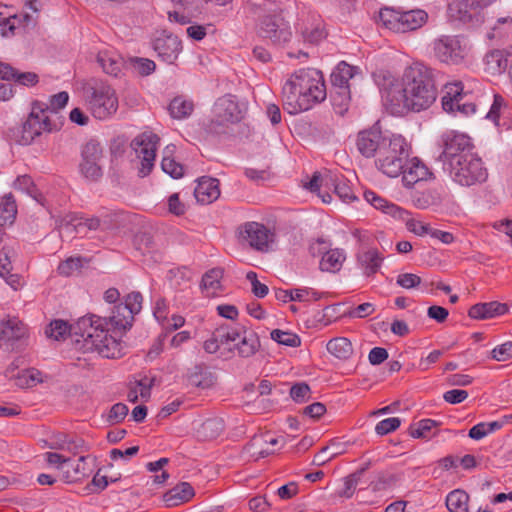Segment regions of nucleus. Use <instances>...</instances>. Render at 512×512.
<instances>
[{"mask_svg":"<svg viewBox=\"0 0 512 512\" xmlns=\"http://www.w3.org/2000/svg\"><path fill=\"white\" fill-rule=\"evenodd\" d=\"M239 236L254 250L267 252L273 242L274 234L265 225L251 221L240 226Z\"/></svg>","mask_w":512,"mask_h":512,"instance_id":"6ab92c4d","label":"nucleus"},{"mask_svg":"<svg viewBox=\"0 0 512 512\" xmlns=\"http://www.w3.org/2000/svg\"><path fill=\"white\" fill-rule=\"evenodd\" d=\"M401 174L402 182L407 188H412L416 183L433 177V173L418 158L408 159Z\"/></svg>","mask_w":512,"mask_h":512,"instance_id":"5701e85b","label":"nucleus"},{"mask_svg":"<svg viewBox=\"0 0 512 512\" xmlns=\"http://www.w3.org/2000/svg\"><path fill=\"white\" fill-rule=\"evenodd\" d=\"M69 100V95L66 91H61L57 94H54L50 97L49 105L45 104L48 108L49 113H56L59 109L64 108Z\"/></svg>","mask_w":512,"mask_h":512,"instance_id":"680f3d73","label":"nucleus"},{"mask_svg":"<svg viewBox=\"0 0 512 512\" xmlns=\"http://www.w3.org/2000/svg\"><path fill=\"white\" fill-rule=\"evenodd\" d=\"M193 102L182 97H175L169 104L170 115L175 119H184L193 111Z\"/></svg>","mask_w":512,"mask_h":512,"instance_id":"a19ab883","label":"nucleus"},{"mask_svg":"<svg viewBox=\"0 0 512 512\" xmlns=\"http://www.w3.org/2000/svg\"><path fill=\"white\" fill-rule=\"evenodd\" d=\"M270 336L272 340L284 346L298 347L301 344L300 337L290 331L274 329L271 331Z\"/></svg>","mask_w":512,"mask_h":512,"instance_id":"a18cd8bd","label":"nucleus"},{"mask_svg":"<svg viewBox=\"0 0 512 512\" xmlns=\"http://www.w3.org/2000/svg\"><path fill=\"white\" fill-rule=\"evenodd\" d=\"M152 46L158 57L168 64L176 61L182 49L179 38L165 30L156 36Z\"/></svg>","mask_w":512,"mask_h":512,"instance_id":"412c9836","label":"nucleus"},{"mask_svg":"<svg viewBox=\"0 0 512 512\" xmlns=\"http://www.w3.org/2000/svg\"><path fill=\"white\" fill-rule=\"evenodd\" d=\"M365 200L370 203L376 209L382 210L387 214L395 215V213L399 210V208L391 203H388L387 200L377 195L375 192L368 190L364 192Z\"/></svg>","mask_w":512,"mask_h":512,"instance_id":"c03bdc74","label":"nucleus"},{"mask_svg":"<svg viewBox=\"0 0 512 512\" xmlns=\"http://www.w3.org/2000/svg\"><path fill=\"white\" fill-rule=\"evenodd\" d=\"M484 70L492 76L501 75L512 70V53L505 49L488 51L483 58Z\"/></svg>","mask_w":512,"mask_h":512,"instance_id":"4be33fe9","label":"nucleus"},{"mask_svg":"<svg viewBox=\"0 0 512 512\" xmlns=\"http://www.w3.org/2000/svg\"><path fill=\"white\" fill-rule=\"evenodd\" d=\"M389 137L382 135L379 123H375L368 129L361 130L356 138V148L358 152L365 158L378 156V150L382 148L384 141Z\"/></svg>","mask_w":512,"mask_h":512,"instance_id":"aec40b11","label":"nucleus"},{"mask_svg":"<svg viewBox=\"0 0 512 512\" xmlns=\"http://www.w3.org/2000/svg\"><path fill=\"white\" fill-rule=\"evenodd\" d=\"M506 312H508L507 304L500 303L497 301H491L486 303H477L473 305L469 309L468 315L472 319L482 320L504 315Z\"/></svg>","mask_w":512,"mask_h":512,"instance_id":"a878e982","label":"nucleus"},{"mask_svg":"<svg viewBox=\"0 0 512 512\" xmlns=\"http://www.w3.org/2000/svg\"><path fill=\"white\" fill-rule=\"evenodd\" d=\"M397 481L395 475L385 472H380L377 474L375 480L370 483V486L373 491H381L385 490L388 487L394 485Z\"/></svg>","mask_w":512,"mask_h":512,"instance_id":"6e6d98bb","label":"nucleus"},{"mask_svg":"<svg viewBox=\"0 0 512 512\" xmlns=\"http://www.w3.org/2000/svg\"><path fill=\"white\" fill-rule=\"evenodd\" d=\"M87 228L90 231H100L102 232V226L100 223V216H92V217H81L79 218V221L75 224L71 223H64L60 226L61 231L67 230L70 232H73L74 230L79 231L81 228Z\"/></svg>","mask_w":512,"mask_h":512,"instance_id":"79ce46f5","label":"nucleus"},{"mask_svg":"<svg viewBox=\"0 0 512 512\" xmlns=\"http://www.w3.org/2000/svg\"><path fill=\"white\" fill-rule=\"evenodd\" d=\"M102 147L94 139L89 140L81 149V162L79 169L83 177L89 181H98L102 175L100 160L102 159Z\"/></svg>","mask_w":512,"mask_h":512,"instance_id":"f3484780","label":"nucleus"},{"mask_svg":"<svg viewBox=\"0 0 512 512\" xmlns=\"http://www.w3.org/2000/svg\"><path fill=\"white\" fill-rule=\"evenodd\" d=\"M17 205L11 193L4 195L0 202V225L12 224L16 218Z\"/></svg>","mask_w":512,"mask_h":512,"instance_id":"58836bf2","label":"nucleus"},{"mask_svg":"<svg viewBox=\"0 0 512 512\" xmlns=\"http://www.w3.org/2000/svg\"><path fill=\"white\" fill-rule=\"evenodd\" d=\"M443 170L455 183L465 187L481 184L488 178V171L477 154L452 162L443 167Z\"/></svg>","mask_w":512,"mask_h":512,"instance_id":"0eeeda50","label":"nucleus"},{"mask_svg":"<svg viewBox=\"0 0 512 512\" xmlns=\"http://www.w3.org/2000/svg\"><path fill=\"white\" fill-rule=\"evenodd\" d=\"M325 186L330 187L333 186L334 193L346 203H349L356 199L354 192L349 185L348 181L344 178H340L335 174H326L325 175Z\"/></svg>","mask_w":512,"mask_h":512,"instance_id":"7c9ffc66","label":"nucleus"},{"mask_svg":"<svg viewBox=\"0 0 512 512\" xmlns=\"http://www.w3.org/2000/svg\"><path fill=\"white\" fill-rule=\"evenodd\" d=\"M279 442L278 438H270L263 439V437H254L249 444L246 446V450L254 457L256 460L260 458H265L273 453L270 449H262V443H268L271 445H276Z\"/></svg>","mask_w":512,"mask_h":512,"instance_id":"ea45409f","label":"nucleus"},{"mask_svg":"<svg viewBox=\"0 0 512 512\" xmlns=\"http://www.w3.org/2000/svg\"><path fill=\"white\" fill-rule=\"evenodd\" d=\"M224 429V420L220 417H213L205 420L198 428L197 433L204 440H213L220 436Z\"/></svg>","mask_w":512,"mask_h":512,"instance_id":"72a5a7b5","label":"nucleus"},{"mask_svg":"<svg viewBox=\"0 0 512 512\" xmlns=\"http://www.w3.org/2000/svg\"><path fill=\"white\" fill-rule=\"evenodd\" d=\"M129 410L126 404L124 403H116L114 404L108 411L106 415V422L109 425H114L122 422L127 416Z\"/></svg>","mask_w":512,"mask_h":512,"instance_id":"864d4df0","label":"nucleus"},{"mask_svg":"<svg viewBox=\"0 0 512 512\" xmlns=\"http://www.w3.org/2000/svg\"><path fill=\"white\" fill-rule=\"evenodd\" d=\"M383 260L384 257L376 248H368L357 254V262L368 277L373 276L379 271Z\"/></svg>","mask_w":512,"mask_h":512,"instance_id":"bb28decb","label":"nucleus"},{"mask_svg":"<svg viewBox=\"0 0 512 512\" xmlns=\"http://www.w3.org/2000/svg\"><path fill=\"white\" fill-rule=\"evenodd\" d=\"M247 7L256 19V32L273 45L282 46L292 38L290 25L281 15L279 6L271 0H249Z\"/></svg>","mask_w":512,"mask_h":512,"instance_id":"20e7f679","label":"nucleus"},{"mask_svg":"<svg viewBox=\"0 0 512 512\" xmlns=\"http://www.w3.org/2000/svg\"><path fill=\"white\" fill-rule=\"evenodd\" d=\"M194 196L201 204H210L220 196L219 180L211 177H202L194 189Z\"/></svg>","mask_w":512,"mask_h":512,"instance_id":"393cba45","label":"nucleus"},{"mask_svg":"<svg viewBox=\"0 0 512 512\" xmlns=\"http://www.w3.org/2000/svg\"><path fill=\"white\" fill-rule=\"evenodd\" d=\"M194 494V489L188 482H181L167 491L163 500L167 507H175L188 502Z\"/></svg>","mask_w":512,"mask_h":512,"instance_id":"c85d7f7f","label":"nucleus"},{"mask_svg":"<svg viewBox=\"0 0 512 512\" xmlns=\"http://www.w3.org/2000/svg\"><path fill=\"white\" fill-rule=\"evenodd\" d=\"M492 358L496 361L502 362L512 358V342L507 341L501 345L496 346L492 350Z\"/></svg>","mask_w":512,"mask_h":512,"instance_id":"69168bd1","label":"nucleus"},{"mask_svg":"<svg viewBox=\"0 0 512 512\" xmlns=\"http://www.w3.org/2000/svg\"><path fill=\"white\" fill-rule=\"evenodd\" d=\"M442 153L439 155V160L442 162V167L462 160L468 155L475 154L473 152V143L471 138L466 134L457 131H446L440 138Z\"/></svg>","mask_w":512,"mask_h":512,"instance_id":"9b49d317","label":"nucleus"},{"mask_svg":"<svg viewBox=\"0 0 512 512\" xmlns=\"http://www.w3.org/2000/svg\"><path fill=\"white\" fill-rule=\"evenodd\" d=\"M440 72L415 62L404 70L399 80L388 71L375 74L382 99L395 112L402 109L422 111L429 108L437 98V80Z\"/></svg>","mask_w":512,"mask_h":512,"instance_id":"f257e3e1","label":"nucleus"},{"mask_svg":"<svg viewBox=\"0 0 512 512\" xmlns=\"http://www.w3.org/2000/svg\"><path fill=\"white\" fill-rule=\"evenodd\" d=\"M158 142L159 137L152 132H144L135 137L131 142V148L135 151L137 158L141 162L139 169L141 177L147 176L154 167Z\"/></svg>","mask_w":512,"mask_h":512,"instance_id":"2eb2a0df","label":"nucleus"},{"mask_svg":"<svg viewBox=\"0 0 512 512\" xmlns=\"http://www.w3.org/2000/svg\"><path fill=\"white\" fill-rule=\"evenodd\" d=\"M359 479L355 475L350 474L343 479V485L334 493V497L349 499L355 493Z\"/></svg>","mask_w":512,"mask_h":512,"instance_id":"603ef678","label":"nucleus"},{"mask_svg":"<svg viewBox=\"0 0 512 512\" xmlns=\"http://www.w3.org/2000/svg\"><path fill=\"white\" fill-rule=\"evenodd\" d=\"M70 332L69 324L61 319L53 320L47 327L45 333L49 338L60 340L65 338Z\"/></svg>","mask_w":512,"mask_h":512,"instance_id":"8fccbe9b","label":"nucleus"},{"mask_svg":"<svg viewBox=\"0 0 512 512\" xmlns=\"http://www.w3.org/2000/svg\"><path fill=\"white\" fill-rule=\"evenodd\" d=\"M292 293V301L299 302L318 301L322 297L321 293L308 287L292 289Z\"/></svg>","mask_w":512,"mask_h":512,"instance_id":"13d9d810","label":"nucleus"},{"mask_svg":"<svg viewBox=\"0 0 512 512\" xmlns=\"http://www.w3.org/2000/svg\"><path fill=\"white\" fill-rule=\"evenodd\" d=\"M436 425L437 422L432 419H423L418 423L410 426L409 434L413 438H428L430 437V431Z\"/></svg>","mask_w":512,"mask_h":512,"instance_id":"3c124183","label":"nucleus"},{"mask_svg":"<svg viewBox=\"0 0 512 512\" xmlns=\"http://www.w3.org/2000/svg\"><path fill=\"white\" fill-rule=\"evenodd\" d=\"M175 150L174 145H168L163 151V158L161 161V168L162 170L170 175L174 179L181 178L184 174V168L183 166L176 162L175 159L172 157Z\"/></svg>","mask_w":512,"mask_h":512,"instance_id":"c9c22d12","label":"nucleus"},{"mask_svg":"<svg viewBox=\"0 0 512 512\" xmlns=\"http://www.w3.org/2000/svg\"><path fill=\"white\" fill-rule=\"evenodd\" d=\"M378 18L386 29L395 33H406L420 28L427 21L428 15L421 9L400 11L384 7L380 9Z\"/></svg>","mask_w":512,"mask_h":512,"instance_id":"6e6552de","label":"nucleus"},{"mask_svg":"<svg viewBox=\"0 0 512 512\" xmlns=\"http://www.w3.org/2000/svg\"><path fill=\"white\" fill-rule=\"evenodd\" d=\"M321 71L303 68L293 73L282 88L283 108L291 115L311 109L326 99Z\"/></svg>","mask_w":512,"mask_h":512,"instance_id":"7ed1b4c3","label":"nucleus"},{"mask_svg":"<svg viewBox=\"0 0 512 512\" xmlns=\"http://www.w3.org/2000/svg\"><path fill=\"white\" fill-rule=\"evenodd\" d=\"M97 62L106 74L117 77L123 68V58L114 50L105 49L98 52Z\"/></svg>","mask_w":512,"mask_h":512,"instance_id":"cd10ccee","label":"nucleus"},{"mask_svg":"<svg viewBox=\"0 0 512 512\" xmlns=\"http://www.w3.org/2000/svg\"><path fill=\"white\" fill-rule=\"evenodd\" d=\"M188 381L192 386L208 389L215 384L216 377L208 367L199 364L195 365L189 372Z\"/></svg>","mask_w":512,"mask_h":512,"instance_id":"c756f323","label":"nucleus"},{"mask_svg":"<svg viewBox=\"0 0 512 512\" xmlns=\"http://www.w3.org/2000/svg\"><path fill=\"white\" fill-rule=\"evenodd\" d=\"M13 187L16 190L22 191L32 197H35V185L32 178L28 175L18 176L13 183Z\"/></svg>","mask_w":512,"mask_h":512,"instance_id":"052dcab7","label":"nucleus"},{"mask_svg":"<svg viewBox=\"0 0 512 512\" xmlns=\"http://www.w3.org/2000/svg\"><path fill=\"white\" fill-rule=\"evenodd\" d=\"M436 58L445 64H462L468 53V41L462 36L444 35L436 39L433 44Z\"/></svg>","mask_w":512,"mask_h":512,"instance_id":"f8f14e48","label":"nucleus"},{"mask_svg":"<svg viewBox=\"0 0 512 512\" xmlns=\"http://www.w3.org/2000/svg\"><path fill=\"white\" fill-rule=\"evenodd\" d=\"M27 326L17 317L0 320V347L8 351L18 350L26 344Z\"/></svg>","mask_w":512,"mask_h":512,"instance_id":"dca6fc26","label":"nucleus"},{"mask_svg":"<svg viewBox=\"0 0 512 512\" xmlns=\"http://www.w3.org/2000/svg\"><path fill=\"white\" fill-rule=\"evenodd\" d=\"M326 348L329 353L340 360H347L353 354L352 343L346 337H336L329 340Z\"/></svg>","mask_w":512,"mask_h":512,"instance_id":"f704fd0d","label":"nucleus"},{"mask_svg":"<svg viewBox=\"0 0 512 512\" xmlns=\"http://www.w3.org/2000/svg\"><path fill=\"white\" fill-rule=\"evenodd\" d=\"M102 232L116 230L120 227V214L116 212L104 211L99 214Z\"/></svg>","mask_w":512,"mask_h":512,"instance_id":"5fc2aeb1","label":"nucleus"},{"mask_svg":"<svg viewBox=\"0 0 512 512\" xmlns=\"http://www.w3.org/2000/svg\"><path fill=\"white\" fill-rule=\"evenodd\" d=\"M301 36L303 41L309 44L316 45L321 42L327 36L323 21L314 19L312 22L306 23L301 28Z\"/></svg>","mask_w":512,"mask_h":512,"instance_id":"473e14b6","label":"nucleus"},{"mask_svg":"<svg viewBox=\"0 0 512 512\" xmlns=\"http://www.w3.org/2000/svg\"><path fill=\"white\" fill-rule=\"evenodd\" d=\"M49 108L45 103L35 101L26 121L21 125L9 130L8 136L15 143L29 145L43 132H51L55 126L51 123L48 115Z\"/></svg>","mask_w":512,"mask_h":512,"instance_id":"423d86ee","label":"nucleus"},{"mask_svg":"<svg viewBox=\"0 0 512 512\" xmlns=\"http://www.w3.org/2000/svg\"><path fill=\"white\" fill-rule=\"evenodd\" d=\"M357 67L351 66L342 61L337 64L330 75L331 82V101L338 113L343 114L351 100V91L349 81L353 79L357 72Z\"/></svg>","mask_w":512,"mask_h":512,"instance_id":"1a4fd4ad","label":"nucleus"},{"mask_svg":"<svg viewBox=\"0 0 512 512\" xmlns=\"http://www.w3.org/2000/svg\"><path fill=\"white\" fill-rule=\"evenodd\" d=\"M212 119L207 130L210 133L222 134L226 132L229 124H234L242 119V112L234 96L228 94L216 100L212 110Z\"/></svg>","mask_w":512,"mask_h":512,"instance_id":"9d476101","label":"nucleus"},{"mask_svg":"<svg viewBox=\"0 0 512 512\" xmlns=\"http://www.w3.org/2000/svg\"><path fill=\"white\" fill-rule=\"evenodd\" d=\"M89 467L86 457L80 456L77 460L69 458V465L62 471V477L67 483L77 482L88 475Z\"/></svg>","mask_w":512,"mask_h":512,"instance_id":"2f4dec72","label":"nucleus"},{"mask_svg":"<svg viewBox=\"0 0 512 512\" xmlns=\"http://www.w3.org/2000/svg\"><path fill=\"white\" fill-rule=\"evenodd\" d=\"M469 495L461 489H455L446 497V507L450 512H468Z\"/></svg>","mask_w":512,"mask_h":512,"instance_id":"4c0bfd02","label":"nucleus"},{"mask_svg":"<svg viewBox=\"0 0 512 512\" xmlns=\"http://www.w3.org/2000/svg\"><path fill=\"white\" fill-rule=\"evenodd\" d=\"M442 108L453 115L469 116L476 112V105L467 100L461 81L446 83L443 89Z\"/></svg>","mask_w":512,"mask_h":512,"instance_id":"ddd939ff","label":"nucleus"},{"mask_svg":"<svg viewBox=\"0 0 512 512\" xmlns=\"http://www.w3.org/2000/svg\"><path fill=\"white\" fill-rule=\"evenodd\" d=\"M396 283L405 289H412L421 284V278L416 274L403 273L398 275Z\"/></svg>","mask_w":512,"mask_h":512,"instance_id":"774afa93","label":"nucleus"},{"mask_svg":"<svg viewBox=\"0 0 512 512\" xmlns=\"http://www.w3.org/2000/svg\"><path fill=\"white\" fill-rule=\"evenodd\" d=\"M237 330L232 329L231 325H222L213 333L212 337L207 339L204 344V350L209 354H214L220 350L222 345H229L239 338Z\"/></svg>","mask_w":512,"mask_h":512,"instance_id":"b1692460","label":"nucleus"},{"mask_svg":"<svg viewBox=\"0 0 512 512\" xmlns=\"http://www.w3.org/2000/svg\"><path fill=\"white\" fill-rule=\"evenodd\" d=\"M129 62L132 69L140 76H149L156 69L155 62L148 58L132 57Z\"/></svg>","mask_w":512,"mask_h":512,"instance_id":"de8ad7c7","label":"nucleus"},{"mask_svg":"<svg viewBox=\"0 0 512 512\" xmlns=\"http://www.w3.org/2000/svg\"><path fill=\"white\" fill-rule=\"evenodd\" d=\"M346 256L343 250L331 249L327 251L320 261V269L327 272H337L341 269Z\"/></svg>","mask_w":512,"mask_h":512,"instance_id":"e433bc0d","label":"nucleus"},{"mask_svg":"<svg viewBox=\"0 0 512 512\" xmlns=\"http://www.w3.org/2000/svg\"><path fill=\"white\" fill-rule=\"evenodd\" d=\"M11 270V262L9 260L8 253L5 250L0 251V276L6 279L7 283L13 287L17 288L19 284V280L16 275L10 274Z\"/></svg>","mask_w":512,"mask_h":512,"instance_id":"09e8293b","label":"nucleus"},{"mask_svg":"<svg viewBox=\"0 0 512 512\" xmlns=\"http://www.w3.org/2000/svg\"><path fill=\"white\" fill-rule=\"evenodd\" d=\"M290 396L297 403L306 402L311 397V389L305 382L296 383L290 389Z\"/></svg>","mask_w":512,"mask_h":512,"instance_id":"4d7b16f0","label":"nucleus"},{"mask_svg":"<svg viewBox=\"0 0 512 512\" xmlns=\"http://www.w3.org/2000/svg\"><path fill=\"white\" fill-rule=\"evenodd\" d=\"M410 145L402 135H392L378 150L375 165L388 177H398L410 155Z\"/></svg>","mask_w":512,"mask_h":512,"instance_id":"39448f33","label":"nucleus"},{"mask_svg":"<svg viewBox=\"0 0 512 512\" xmlns=\"http://www.w3.org/2000/svg\"><path fill=\"white\" fill-rule=\"evenodd\" d=\"M401 424V420L398 417L386 418L377 423L375 432L378 435H386L395 431Z\"/></svg>","mask_w":512,"mask_h":512,"instance_id":"bf43d9fd","label":"nucleus"},{"mask_svg":"<svg viewBox=\"0 0 512 512\" xmlns=\"http://www.w3.org/2000/svg\"><path fill=\"white\" fill-rule=\"evenodd\" d=\"M88 104L93 116L104 120L113 115L118 109V99L115 91L107 85L92 88Z\"/></svg>","mask_w":512,"mask_h":512,"instance_id":"4468645a","label":"nucleus"},{"mask_svg":"<svg viewBox=\"0 0 512 512\" xmlns=\"http://www.w3.org/2000/svg\"><path fill=\"white\" fill-rule=\"evenodd\" d=\"M232 329L237 330L240 334L239 338L233 342L234 346L225 348L220 351V357L223 359H230L237 351L238 356L242 358H249L256 354L260 349V339L253 331H248L241 325L232 326Z\"/></svg>","mask_w":512,"mask_h":512,"instance_id":"a211bd4d","label":"nucleus"},{"mask_svg":"<svg viewBox=\"0 0 512 512\" xmlns=\"http://www.w3.org/2000/svg\"><path fill=\"white\" fill-rule=\"evenodd\" d=\"M133 320L134 314L122 303L114 307L109 319L97 315L82 317L74 328V334L79 336L76 343L84 352H97L104 358H119L124 352L118 337L131 328Z\"/></svg>","mask_w":512,"mask_h":512,"instance_id":"f03ea898","label":"nucleus"},{"mask_svg":"<svg viewBox=\"0 0 512 512\" xmlns=\"http://www.w3.org/2000/svg\"><path fill=\"white\" fill-rule=\"evenodd\" d=\"M82 267V262L80 257H70L67 260L61 262L58 266V272L61 275L69 276L74 271L80 269Z\"/></svg>","mask_w":512,"mask_h":512,"instance_id":"e2e57ef3","label":"nucleus"},{"mask_svg":"<svg viewBox=\"0 0 512 512\" xmlns=\"http://www.w3.org/2000/svg\"><path fill=\"white\" fill-rule=\"evenodd\" d=\"M153 386V379L147 376L141 378L140 380L135 381L132 389H137L138 394L143 400H148L151 395V388Z\"/></svg>","mask_w":512,"mask_h":512,"instance_id":"0e129e2a","label":"nucleus"},{"mask_svg":"<svg viewBox=\"0 0 512 512\" xmlns=\"http://www.w3.org/2000/svg\"><path fill=\"white\" fill-rule=\"evenodd\" d=\"M13 81L22 86L32 87L38 83L39 77L34 72H20L16 70Z\"/></svg>","mask_w":512,"mask_h":512,"instance_id":"338daca9","label":"nucleus"},{"mask_svg":"<svg viewBox=\"0 0 512 512\" xmlns=\"http://www.w3.org/2000/svg\"><path fill=\"white\" fill-rule=\"evenodd\" d=\"M443 194L437 189H430L414 198V204L420 209H427L431 206H438L442 203Z\"/></svg>","mask_w":512,"mask_h":512,"instance_id":"37998d69","label":"nucleus"},{"mask_svg":"<svg viewBox=\"0 0 512 512\" xmlns=\"http://www.w3.org/2000/svg\"><path fill=\"white\" fill-rule=\"evenodd\" d=\"M222 277L223 270L221 268H212L203 275L200 286L204 290L215 292L220 288V280Z\"/></svg>","mask_w":512,"mask_h":512,"instance_id":"49530a36","label":"nucleus"}]
</instances>
